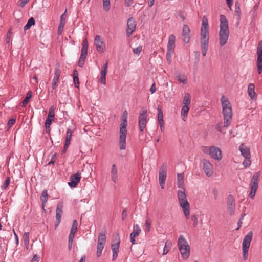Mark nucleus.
Masks as SVG:
<instances>
[{"label":"nucleus","mask_w":262,"mask_h":262,"mask_svg":"<svg viewBox=\"0 0 262 262\" xmlns=\"http://www.w3.org/2000/svg\"><path fill=\"white\" fill-rule=\"evenodd\" d=\"M171 245V242L169 241H167L165 242V246L163 249V252L162 255H164L166 254L170 250V246Z\"/></svg>","instance_id":"ea45409f"},{"label":"nucleus","mask_w":262,"mask_h":262,"mask_svg":"<svg viewBox=\"0 0 262 262\" xmlns=\"http://www.w3.org/2000/svg\"><path fill=\"white\" fill-rule=\"evenodd\" d=\"M97 51L99 53H103L105 50V45L100 35H96L94 39Z\"/></svg>","instance_id":"2eb2a0df"},{"label":"nucleus","mask_w":262,"mask_h":262,"mask_svg":"<svg viewBox=\"0 0 262 262\" xmlns=\"http://www.w3.org/2000/svg\"><path fill=\"white\" fill-rule=\"evenodd\" d=\"M209 25L208 19L204 16L202 19L200 33V46L202 55H206L209 47Z\"/></svg>","instance_id":"f257e3e1"},{"label":"nucleus","mask_w":262,"mask_h":262,"mask_svg":"<svg viewBox=\"0 0 262 262\" xmlns=\"http://www.w3.org/2000/svg\"><path fill=\"white\" fill-rule=\"evenodd\" d=\"M106 237L105 234H99L96 252V255L98 257H100L101 255L102 251L106 243Z\"/></svg>","instance_id":"f8f14e48"},{"label":"nucleus","mask_w":262,"mask_h":262,"mask_svg":"<svg viewBox=\"0 0 262 262\" xmlns=\"http://www.w3.org/2000/svg\"><path fill=\"white\" fill-rule=\"evenodd\" d=\"M72 133H73L72 130L71 129L68 128L67 131V133H66V142H71V138H72Z\"/></svg>","instance_id":"37998d69"},{"label":"nucleus","mask_w":262,"mask_h":262,"mask_svg":"<svg viewBox=\"0 0 262 262\" xmlns=\"http://www.w3.org/2000/svg\"><path fill=\"white\" fill-rule=\"evenodd\" d=\"M147 110L142 109L139 114L138 117V125L141 132H143L146 126L147 122Z\"/></svg>","instance_id":"9d476101"},{"label":"nucleus","mask_w":262,"mask_h":262,"mask_svg":"<svg viewBox=\"0 0 262 262\" xmlns=\"http://www.w3.org/2000/svg\"><path fill=\"white\" fill-rule=\"evenodd\" d=\"M136 27V23L133 17L129 18L128 19L127 23L126 29V35L129 37L134 31L135 30Z\"/></svg>","instance_id":"a211bd4d"},{"label":"nucleus","mask_w":262,"mask_h":262,"mask_svg":"<svg viewBox=\"0 0 262 262\" xmlns=\"http://www.w3.org/2000/svg\"><path fill=\"white\" fill-rule=\"evenodd\" d=\"M226 3L228 7L231 9V6L233 5V0H226Z\"/></svg>","instance_id":"e2e57ef3"},{"label":"nucleus","mask_w":262,"mask_h":262,"mask_svg":"<svg viewBox=\"0 0 262 262\" xmlns=\"http://www.w3.org/2000/svg\"><path fill=\"white\" fill-rule=\"evenodd\" d=\"M158 122H164L163 112L159 106H158Z\"/></svg>","instance_id":"a19ab883"},{"label":"nucleus","mask_w":262,"mask_h":262,"mask_svg":"<svg viewBox=\"0 0 262 262\" xmlns=\"http://www.w3.org/2000/svg\"><path fill=\"white\" fill-rule=\"evenodd\" d=\"M77 230L74 228H71L70 232L69 235V240H68V247L70 249L72 248L73 239L75 237V234Z\"/></svg>","instance_id":"c756f323"},{"label":"nucleus","mask_w":262,"mask_h":262,"mask_svg":"<svg viewBox=\"0 0 262 262\" xmlns=\"http://www.w3.org/2000/svg\"><path fill=\"white\" fill-rule=\"evenodd\" d=\"M29 0H19L20 5L21 7H24L28 2Z\"/></svg>","instance_id":"bf43d9fd"},{"label":"nucleus","mask_w":262,"mask_h":262,"mask_svg":"<svg viewBox=\"0 0 262 262\" xmlns=\"http://www.w3.org/2000/svg\"><path fill=\"white\" fill-rule=\"evenodd\" d=\"M59 81L58 79H53L52 82V87L53 90H55L56 89L57 86V83Z\"/></svg>","instance_id":"864d4df0"},{"label":"nucleus","mask_w":262,"mask_h":262,"mask_svg":"<svg viewBox=\"0 0 262 262\" xmlns=\"http://www.w3.org/2000/svg\"><path fill=\"white\" fill-rule=\"evenodd\" d=\"M77 226H78V222H77L76 220H74L73 221V223H72V227L71 228L75 229L77 230Z\"/></svg>","instance_id":"680f3d73"},{"label":"nucleus","mask_w":262,"mask_h":262,"mask_svg":"<svg viewBox=\"0 0 262 262\" xmlns=\"http://www.w3.org/2000/svg\"><path fill=\"white\" fill-rule=\"evenodd\" d=\"M167 176V165L164 163L160 168L159 172V184L162 189L165 187V183Z\"/></svg>","instance_id":"9b49d317"},{"label":"nucleus","mask_w":262,"mask_h":262,"mask_svg":"<svg viewBox=\"0 0 262 262\" xmlns=\"http://www.w3.org/2000/svg\"><path fill=\"white\" fill-rule=\"evenodd\" d=\"M111 8L110 0H103V8L106 12H108Z\"/></svg>","instance_id":"4c0bfd02"},{"label":"nucleus","mask_w":262,"mask_h":262,"mask_svg":"<svg viewBox=\"0 0 262 262\" xmlns=\"http://www.w3.org/2000/svg\"><path fill=\"white\" fill-rule=\"evenodd\" d=\"M174 53V51H168L167 50L166 52V59L168 63L170 64L172 61V56Z\"/></svg>","instance_id":"79ce46f5"},{"label":"nucleus","mask_w":262,"mask_h":262,"mask_svg":"<svg viewBox=\"0 0 262 262\" xmlns=\"http://www.w3.org/2000/svg\"><path fill=\"white\" fill-rule=\"evenodd\" d=\"M222 111L232 110L231 104L228 99L224 96H222L221 98Z\"/></svg>","instance_id":"b1692460"},{"label":"nucleus","mask_w":262,"mask_h":262,"mask_svg":"<svg viewBox=\"0 0 262 262\" xmlns=\"http://www.w3.org/2000/svg\"><path fill=\"white\" fill-rule=\"evenodd\" d=\"M253 236L252 232H248L244 237L242 243L243 258L246 260L248 258V250Z\"/></svg>","instance_id":"6e6552de"},{"label":"nucleus","mask_w":262,"mask_h":262,"mask_svg":"<svg viewBox=\"0 0 262 262\" xmlns=\"http://www.w3.org/2000/svg\"><path fill=\"white\" fill-rule=\"evenodd\" d=\"M184 173H178L177 174V185L180 188H184Z\"/></svg>","instance_id":"2f4dec72"},{"label":"nucleus","mask_w":262,"mask_h":262,"mask_svg":"<svg viewBox=\"0 0 262 262\" xmlns=\"http://www.w3.org/2000/svg\"><path fill=\"white\" fill-rule=\"evenodd\" d=\"M127 122L126 119H123L120 124L119 132V148L120 150H124L126 147V135H127Z\"/></svg>","instance_id":"423d86ee"},{"label":"nucleus","mask_w":262,"mask_h":262,"mask_svg":"<svg viewBox=\"0 0 262 262\" xmlns=\"http://www.w3.org/2000/svg\"><path fill=\"white\" fill-rule=\"evenodd\" d=\"M235 12L236 14L239 17L241 15V10H240V7L239 4L238 3H235Z\"/></svg>","instance_id":"8fccbe9b"},{"label":"nucleus","mask_w":262,"mask_h":262,"mask_svg":"<svg viewBox=\"0 0 262 262\" xmlns=\"http://www.w3.org/2000/svg\"><path fill=\"white\" fill-rule=\"evenodd\" d=\"M251 157L245 158L244 161L243 162V165L245 167H248L251 163L250 160Z\"/></svg>","instance_id":"49530a36"},{"label":"nucleus","mask_w":262,"mask_h":262,"mask_svg":"<svg viewBox=\"0 0 262 262\" xmlns=\"http://www.w3.org/2000/svg\"><path fill=\"white\" fill-rule=\"evenodd\" d=\"M10 180L9 177H7L4 184L1 186V188L2 190H5L7 189L10 184Z\"/></svg>","instance_id":"c03bdc74"},{"label":"nucleus","mask_w":262,"mask_h":262,"mask_svg":"<svg viewBox=\"0 0 262 262\" xmlns=\"http://www.w3.org/2000/svg\"><path fill=\"white\" fill-rule=\"evenodd\" d=\"M54 111H55V107L53 106H51L49 108L48 115L55 116Z\"/></svg>","instance_id":"6e6d98bb"},{"label":"nucleus","mask_w":262,"mask_h":262,"mask_svg":"<svg viewBox=\"0 0 262 262\" xmlns=\"http://www.w3.org/2000/svg\"><path fill=\"white\" fill-rule=\"evenodd\" d=\"M127 215V211L126 210H123L122 212V220H124Z\"/></svg>","instance_id":"0e129e2a"},{"label":"nucleus","mask_w":262,"mask_h":262,"mask_svg":"<svg viewBox=\"0 0 262 262\" xmlns=\"http://www.w3.org/2000/svg\"><path fill=\"white\" fill-rule=\"evenodd\" d=\"M176 78L180 82L183 84L187 82V77L185 74H178L176 76Z\"/></svg>","instance_id":"72a5a7b5"},{"label":"nucleus","mask_w":262,"mask_h":262,"mask_svg":"<svg viewBox=\"0 0 262 262\" xmlns=\"http://www.w3.org/2000/svg\"><path fill=\"white\" fill-rule=\"evenodd\" d=\"M191 220L193 222V226L196 227L198 224V219L195 215H192L191 216Z\"/></svg>","instance_id":"3c124183"},{"label":"nucleus","mask_w":262,"mask_h":262,"mask_svg":"<svg viewBox=\"0 0 262 262\" xmlns=\"http://www.w3.org/2000/svg\"><path fill=\"white\" fill-rule=\"evenodd\" d=\"M150 91L152 94L154 93L156 91V88L155 83H153L150 89Z\"/></svg>","instance_id":"69168bd1"},{"label":"nucleus","mask_w":262,"mask_h":262,"mask_svg":"<svg viewBox=\"0 0 262 262\" xmlns=\"http://www.w3.org/2000/svg\"><path fill=\"white\" fill-rule=\"evenodd\" d=\"M259 175V172H255L253 174L251 180L250 184V192L249 195L252 199H254L256 192L258 189Z\"/></svg>","instance_id":"1a4fd4ad"},{"label":"nucleus","mask_w":262,"mask_h":262,"mask_svg":"<svg viewBox=\"0 0 262 262\" xmlns=\"http://www.w3.org/2000/svg\"><path fill=\"white\" fill-rule=\"evenodd\" d=\"M179 251L184 259H187L190 255V246L184 236L180 235L178 240Z\"/></svg>","instance_id":"39448f33"},{"label":"nucleus","mask_w":262,"mask_h":262,"mask_svg":"<svg viewBox=\"0 0 262 262\" xmlns=\"http://www.w3.org/2000/svg\"><path fill=\"white\" fill-rule=\"evenodd\" d=\"M177 194L180 206L183 209L185 217L188 219L190 216V205L184 188L179 190Z\"/></svg>","instance_id":"7ed1b4c3"},{"label":"nucleus","mask_w":262,"mask_h":262,"mask_svg":"<svg viewBox=\"0 0 262 262\" xmlns=\"http://www.w3.org/2000/svg\"><path fill=\"white\" fill-rule=\"evenodd\" d=\"M202 167L207 176L210 177L213 175V166L208 160L206 159L203 160Z\"/></svg>","instance_id":"dca6fc26"},{"label":"nucleus","mask_w":262,"mask_h":262,"mask_svg":"<svg viewBox=\"0 0 262 262\" xmlns=\"http://www.w3.org/2000/svg\"><path fill=\"white\" fill-rule=\"evenodd\" d=\"M247 93L252 100H256L257 94L255 92V85L253 83H249L248 85Z\"/></svg>","instance_id":"5701e85b"},{"label":"nucleus","mask_w":262,"mask_h":262,"mask_svg":"<svg viewBox=\"0 0 262 262\" xmlns=\"http://www.w3.org/2000/svg\"><path fill=\"white\" fill-rule=\"evenodd\" d=\"M190 30L187 25H184L183 26L182 36L183 40L185 43H188L190 41Z\"/></svg>","instance_id":"4be33fe9"},{"label":"nucleus","mask_w":262,"mask_h":262,"mask_svg":"<svg viewBox=\"0 0 262 262\" xmlns=\"http://www.w3.org/2000/svg\"><path fill=\"white\" fill-rule=\"evenodd\" d=\"M178 15L183 20H185V17L184 15V14H183V12L182 11H180L179 12H178Z\"/></svg>","instance_id":"338daca9"},{"label":"nucleus","mask_w":262,"mask_h":262,"mask_svg":"<svg viewBox=\"0 0 262 262\" xmlns=\"http://www.w3.org/2000/svg\"><path fill=\"white\" fill-rule=\"evenodd\" d=\"M202 152L207 154L210 157L215 160L220 161L222 159V155L221 149L215 146H202L201 148Z\"/></svg>","instance_id":"0eeeda50"},{"label":"nucleus","mask_w":262,"mask_h":262,"mask_svg":"<svg viewBox=\"0 0 262 262\" xmlns=\"http://www.w3.org/2000/svg\"><path fill=\"white\" fill-rule=\"evenodd\" d=\"M175 40L176 37L174 35L171 34L169 36L167 50L174 51Z\"/></svg>","instance_id":"bb28decb"},{"label":"nucleus","mask_w":262,"mask_h":262,"mask_svg":"<svg viewBox=\"0 0 262 262\" xmlns=\"http://www.w3.org/2000/svg\"><path fill=\"white\" fill-rule=\"evenodd\" d=\"M120 245V240H119L116 244H112L111 248L113 252L112 260L114 261L118 257V253L119 252Z\"/></svg>","instance_id":"a878e982"},{"label":"nucleus","mask_w":262,"mask_h":262,"mask_svg":"<svg viewBox=\"0 0 262 262\" xmlns=\"http://www.w3.org/2000/svg\"><path fill=\"white\" fill-rule=\"evenodd\" d=\"M35 20L33 17H31L30 18H29L28 20V22L24 27V31H27V30L29 29L32 25H34L35 24Z\"/></svg>","instance_id":"c9c22d12"},{"label":"nucleus","mask_w":262,"mask_h":262,"mask_svg":"<svg viewBox=\"0 0 262 262\" xmlns=\"http://www.w3.org/2000/svg\"><path fill=\"white\" fill-rule=\"evenodd\" d=\"M126 7H129L133 4V0H124Z\"/></svg>","instance_id":"052dcab7"},{"label":"nucleus","mask_w":262,"mask_h":262,"mask_svg":"<svg viewBox=\"0 0 262 262\" xmlns=\"http://www.w3.org/2000/svg\"><path fill=\"white\" fill-rule=\"evenodd\" d=\"M142 50V46H138L133 49V52L135 54L139 55Z\"/></svg>","instance_id":"5fc2aeb1"},{"label":"nucleus","mask_w":262,"mask_h":262,"mask_svg":"<svg viewBox=\"0 0 262 262\" xmlns=\"http://www.w3.org/2000/svg\"><path fill=\"white\" fill-rule=\"evenodd\" d=\"M107 62H106L103 67V69L101 70L100 72V82L103 84H106V75L107 73Z\"/></svg>","instance_id":"c85d7f7f"},{"label":"nucleus","mask_w":262,"mask_h":262,"mask_svg":"<svg viewBox=\"0 0 262 262\" xmlns=\"http://www.w3.org/2000/svg\"><path fill=\"white\" fill-rule=\"evenodd\" d=\"M228 22L224 15L220 16V31L219 33V43L221 46L225 45L228 40L229 36Z\"/></svg>","instance_id":"f03ea898"},{"label":"nucleus","mask_w":262,"mask_h":262,"mask_svg":"<svg viewBox=\"0 0 262 262\" xmlns=\"http://www.w3.org/2000/svg\"><path fill=\"white\" fill-rule=\"evenodd\" d=\"M73 81L75 83V87L78 88V85L79 84L78 76L74 77Z\"/></svg>","instance_id":"4d7b16f0"},{"label":"nucleus","mask_w":262,"mask_h":262,"mask_svg":"<svg viewBox=\"0 0 262 262\" xmlns=\"http://www.w3.org/2000/svg\"><path fill=\"white\" fill-rule=\"evenodd\" d=\"M151 221L149 218H146L145 220V227L147 231L149 232L151 229Z\"/></svg>","instance_id":"de8ad7c7"},{"label":"nucleus","mask_w":262,"mask_h":262,"mask_svg":"<svg viewBox=\"0 0 262 262\" xmlns=\"http://www.w3.org/2000/svg\"><path fill=\"white\" fill-rule=\"evenodd\" d=\"M191 103V97L189 93H186L184 95L183 104L184 105L189 106Z\"/></svg>","instance_id":"f704fd0d"},{"label":"nucleus","mask_w":262,"mask_h":262,"mask_svg":"<svg viewBox=\"0 0 262 262\" xmlns=\"http://www.w3.org/2000/svg\"><path fill=\"white\" fill-rule=\"evenodd\" d=\"M39 259V257L37 255H34L32 258V261H38Z\"/></svg>","instance_id":"774afa93"},{"label":"nucleus","mask_w":262,"mask_h":262,"mask_svg":"<svg viewBox=\"0 0 262 262\" xmlns=\"http://www.w3.org/2000/svg\"><path fill=\"white\" fill-rule=\"evenodd\" d=\"M52 121H51L49 119H47L45 122V127L46 128H49L51 124L52 123Z\"/></svg>","instance_id":"13d9d810"},{"label":"nucleus","mask_w":262,"mask_h":262,"mask_svg":"<svg viewBox=\"0 0 262 262\" xmlns=\"http://www.w3.org/2000/svg\"><path fill=\"white\" fill-rule=\"evenodd\" d=\"M61 71L59 68H56L54 74V79H59Z\"/></svg>","instance_id":"09e8293b"},{"label":"nucleus","mask_w":262,"mask_h":262,"mask_svg":"<svg viewBox=\"0 0 262 262\" xmlns=\"http://www.w3.org/2000/svg\"><path fill=\"white\" fill-rule=\"evenodd\" d=\"M15 121L16 120L14 118H11L8 120L7 123L8 129L12 127V126L15 123Z\"/></svg>","instance_id":"603ef678"},{"label":"nucleus","mask_w":262,"mask_h":262,"mask_svg":"<svg viewBox=\"0 0 262 262\" xmlns=\"http://www.w3.org/2000/svg\"><path fill=\"white\" fill-rule=\"evenodd\" d=\"M189 110V106L183 105L181 110V116L185 117L188 115V113Z\"/></svg>","instance_id":"58836bf2"},{"label":"nucleus","mask_w":262,"mask_h":262,"mask_svg":"<svg viewBox=\"0 0 262 262\" xmlns=\"http://www.w3.org/2000/svg\"><path fill=\"white\" fill-rule=\"evenodd\" d=\"M66 12H67V10H66L64 13L60 17V24H59L58 29V35H60L63 30V28H64V26L66 24V21H65V18L64 17V16L66 13Z\"/></svg>","instance_id":"7c9ffc66"},{"label":"nucleus","mask_w":262,"mask_h":262,"mask_svg":"<svg viewBox=\"0 0 262 262\" xmlns=\"http://www.w3.org/2000/svg\"><path fill=\"white\" fill-rule=\"evenodd\" d=\"M24 243L26 246H28L29 244V233L25 232L23 235Z\"/></svg>","instance_id":"a18cd8bd"},{"label":"nucleus","mask_w":262,"mask_h":262,"mask_svg":"<svg viewBox=\"0 0 262 262\" xmlns=\"http://www.w3.org/2000/svg\"><path fill=\"white\" fill-rule=\"evenodd\" d=\"M48 199V194L47 192V190L45 189L42 191L41 195H40V200L42 203V209H44L45 204L47 202Z\"/></svg>","instance_id":"473e14b6"},{"label":"nucleus","mask_w":262,"mask_h":262,"mask_svg":"<svg viewBox=\"0 0 262 262\" xmlns=\"http://www.w3.org/2000/svg\"><path fill=\"white\" fill-rule=\"evenodd\" d=\"M227 209L230 215L232 216L234 214L235 210V201L232 195L229 194L227 196Z\"/></svg>","instance_id":"4468645a"},{"label":"nucleus","mask_w":262,"mask_h":262,"mask_svg":"<svg viewBox=\"0 0 262 262\" xmlns=\"http://www.w3.org/2000/svg\"><path fill=\"white\" fill-rule=\"evenodd\" d=\"M257 68L259 74L262 72V41L258 42L257 47Z\"/></svg>","instance_id":"ddd939ff"},{"label":"nucleus","mask_w":262,"mask_h":262,"mask_svg":"<svg viewBox=\"0 0 262 262\" xmlns=\"http://www.w3.org/2000/svg\"><path fill=\"white\" fill-rule=\"evenodd\" d=\"M111 176L112 181L116 183L118 181V169L115 164L112 166L111 169Z\"/></svg>","instance_id":"cd10ccee"},{"label":"nucleus","mask_w":262,"mask_h":262,"mask_svg":"<svg viewBox=\"0 0 262 262\" xmlns=\"http://www.w3.org/2000/svg\"><path fill=\"white\" fill-rule=\"evenodd\" d=\"M63 205L62 203H59L56 209V226H58L61 221L63 213Z\"/></svg>","instance_id":"412c9836"},{"label":"nucleus","mask_w":262,"mask_h":262,"mask_svg":"<svg viewBox=\"0 0 262 262\" xmlns=\"http://www.w3.org/2000/svg\"><path fill=\"white\" fill-rule=\"evenodd\" d=\"M32 92L31 91H29L27 93L26 97L25 98V99L23 101L22 105H23V107H25L26 105V104L28 103V102H29V100L32 97Z\"/></svg>","instance_id":"e433bc0d"},{"label":"nucleus","mask_w":262,"mask_h":262,"mask_svg":"<svg viewBox=\"0 0 262 262\" xmlns=\"http://www.w3.org/2000/svg\"><path fill=\"white\" fill-rule=\"evenodd\" d=\"M222 114L224 118V122L218 123L216 125V129L220 132H223V128H227L230 124L232 119V110H228L222 111Z\"/></svg>","instance_id":"20e7f679"},{"label":"nucleus","mask_w":262,"mask_h":262,"mask_svg":"<svg viewBox=\"0 0 262 262\" xmlns=\"http://www.w3.org/2000/svg\"><path fill=\"white\" fill-rule=\"evenodd\" d=\"M82 48L81 50V55L79 60L85 61V58L87 56L88 49V41L86 39H84L81 44Z\"/></svg>","instance_id":"6ab92c4d"},{"label":"nucleus","mask_w":262,"mask_h":262,"mask_svg":"<svg viewBox=\"0 0 262 262\" xmlns=\"http://www.w3.org/2000/svg\"><path fill=\"white\" fill-rule=\"evenodd\" d=\"M141 232V229L138 224H135L133 226V231L130 234V239L131 243L134 244L135 243V238Z\"/></svg>","instance_id":"aec40b11"},{"label":"nucleus","mask_w":262,"mask_h":262,"mask_svg":"<svg viewBox=\"0 0 262 262\" xmlns=\"http://www.w3.org/2000/svg\"><path fill=\"white\" fill-rule=\"evenodd\" d=\"M239 150L240 151L241 155L244 158L251 157L250 149L244 144L240 145L239 147Z\"/></svg>","instance_id":"393cba45"},{"label":"nucleus","mask_w":262,"mask_h":262,"mask_svg":"<svg viewBox=\"0 0 262 262\" xmlns=\"http://www.w3.org/2000/svg\"><path fill=\"white\" fill-rule=\"evenodd\" d=\"M81 173L77 172L70 177V181L68 182L69 186L71 188H75L81 179Z\"/></svg>","instance_id":"f3484780"}]
</instances>
